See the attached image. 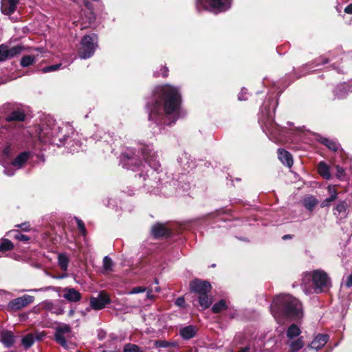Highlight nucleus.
<instances>
[{"instance_id":"55","label":"nucleus","mask_w":352,"mask_h":352,"mask_svg":"<svg viewBox=\"0 0 352 352\" xmlns=\"http://www.w3.org/2000/svg\"><path fill=\"white\" fill-rule=\"evenodd\" d=\"M153 292H159L160 291V287L156 286V287H155L154 288H153Z\"/></svg>"},{"instance_id":"16","label":"nucleus","mask_w":352,"mask_h":352,"mask_svg":"<svg viewBox=\"0 0 352 352\" xmlns=\"http://www.w3.org/2000/svg\"><path fill=\"white\" fill-rule=\"evenodd\" d=\"M144 158L146 162L153 168L157 170L160 167V164L157 160V155L155 152H153L150 148H146L143 151Z\"/></svg>"},{"instance_id":"41","label":"nucleus","mask_w":352,"mask_h":352,"mask_svg":"<svg viewBox=\"0 0 352 352\" xmlns=\"http://www.w3.org/2000/svg\"><path fill=\"white\" fill-rule=\"evenodd\" d=\"M34 62V57L32 56H25L21 58V65L23 67H28Z\"/></svg>"},{"instance_id":"50","label":"nucleus","mask_w":352,"mask_h":352,"mask_svg":"<svg viewBox=\"0 0 352 352\" xmlns=\"http://www.w3.org/2000/svg\"><path fill=\"white\" fill-rule=\"evenodd\" d=\"M146 297L148 299H153V295L152 294V292H153V287H150L148 288H146Z\"/></svg>"},{"instance_id":"9","label":"nucleus","mask_w":352,"mask_h":352,"mask_svg":"<svg viewBox=\"0 0 352 352\" xmlns=\"http://www.w3.org/2000/svg\"><path fill=\"white\" fill-rule=\"evenodd\" d=\"M339 296L342 300H352V273L343 276L340 283Z\"/></svg>"},{"instance_id":"48","label":"nucleus","mask_w":352,"mask_h":352,"mask_svg":"<svg viewBox=\"0 0 352 352\" xmlns=\"http://www.w3.org/2000/svg\"><path fill=\"white\" fill-rule=\"evenodd\" d=\"M175 304L178 307H183L185 304L184 297L180 296V297L177 298L175 300Z\"/></svg>"},{"instance_id":"27","label":"nucleus","mask_w":352,"mask_h":352,"mask_svg":"<svg viewBox=\"0 0 352 352\" xmlns=\"http://www.w3.org/2000/svg\"><path fill=\"white\" fill-rule=\"evenodd\" d=\"M318 173L324 179H329L331 177L329 166L324 162H320L318 165Z\"/></svg>"},{"instance_id":"32","label":"nucleus","mask_w":352,"mask_h":352,"mask_svg":"<svg viewBox=\"0 0 352 352\" xmlns=\"http://www.w3.org/2000/svg\"><path fill=\"white\" fill-rule=\"evenodd\" d=\"M289 350L292 352H297L302 348L304 342L302 338H299L296 340L292 341L289 344Z\"/></svg>"},{"instance_id":"23","label":"nucleus","mask_w":352,"mask_h":352,"mask_svg":"<svg viewBox=\"0 0 352 352\" xmlns=\"http://www.w3.org/2000/svg\"><path fill=\"white\" fill-rule=\"evenodd\" d=\"M278 159L283 164L287 165L288 167H291L293 164V160L291 154L284 150L279 148L278 150Z\"/></svg>"},{"instance_id":"10","label":"nucleus","mask_w":352,"mask_h":352,"mask_svg":"<svg viewBox=\"0 0 352 352\" xmlns=\"http://www.w3.org/2000/svg\"><path fill=\"white\" fill-rule=\"evenodd\" d=\"M121 164L124 168L133 171L140 170V167L142 166V162L132 151L122 154Z\"/></svg>"},{"instance_id":"52","label":"nucleus","mask_w":352,"mask_h":352,"mask_svg":"<svg viewBox=\"0 0 352 352\" xmlns=\"http://www.w3.org/2000/svg\"><path fill=\"white\" fill-rule=\"evenodd\" d=\"M344 12L347 14H352V3L345 8Z\"/></svg>"},{"instance_id":"37","label":"nucleus","mask_w":352,"mask_h":352,"mask_svg":"<svg viewBox=\"0 0 352 352\" xmlns=\"http://www.w3.org/2000/svg\"><path fill=\"white\" fill-rule=\"evenodd\" d=\"M199 305L204 309L209 307L211 304L210 300L209 299L207 294L199 295Z\"/></svg>"},{"instance_id":"57","label":"nucleus","mask_w":352,"mask_h":352,"mask_svg":"<svg viewBox=\"0 0 352 352\" xmlns=\"http://www.w3.org/2000/svg\"><path fill=\"white\" fill-rule=\"evenodd\" d=\"M70 150L72 152H76V151H78V148H70Z\"/></svg>"},{"instance_id":"1","label":"nucleus","mask_w":352,"mask_h":352,"mask_svg":"<svg viewBox=\"0 0 352 352\" xmlns=\"http://www.w3.org/2000/svg\"><path fill=\"white\" fill-rule=\"evenodd\" d=\"M181 95L178 88L170 85L157 87L148 104V119L157 125H170L179 118Z\"/></svg>"},{"instance_id":"14","label":"nucleus","mask_w":352,"mask_h":352,"mask_svg":"<svg viewBox=\"0 0 352 352\" xmlns=\"http://www.w3.org/2000/svg\"><path fill=\"white\" fill-rule=\"evenodd\" d=\"M110 302L109 296L104 291L100 292L97 297L90 298V306L94 310H100Z\"/></svg>"},{"instance_id":"20","label":"nucleus","mask_w":352,"mask_h":352,"mask_svg":"<svg viewBox=\"0 0 352 352\" xmlns=\"http://www.w3.org/2000/svg\"><path fill=\"white\" fill-rule=\"evenodd\" d=\"M63 297L69 302H78L81 299V294L74 288L66 287L63 289Z\"/></svg>"},{"instance_id":"29","label":"nucleus","mask_w":352,"mask_h":352,"mask_svg":"<svg viewBox=\"0 0 352 352\" xmlns=\"http://www.w3.org/2000/svg\"><path fill=\"white\" fill-rule=\"evenodd\" d=\"M25 115L23 111L17 110L11 112L6 118L7 121H23Z\"/></svg>"},{"instance_id":"56","label":"nucleus","mask_w":352,"mask_h":352,"mask_svg":"<svg viewBox=\"0 0 352 352\" xmlns=\"http://www.w3.org/2000/svg\"><path fill=\"white\" fill-rule=\"evenodd\" d=\"M249 350V348L248 347H244L243 349H242L239 352H248Z\"/></svg>"},{"instance_id":"6","label":"nucleus","mask_w":352,"mask_h":352,"mask_svg":"<svg viewBox=\"0 0 352 352\" xmlns=\"http://www.w3.org/2000/svg\"><path fill=\"white\" fill-rule=\"evenodd\" d=\"M232 0H197L196 7L197 10L212 9L219 12L226 11L231 6Z\"/></svg>"},{"instance_id":"40","label":"nucleus","mask_w":352,"mask_h":352,"mask_svg":"<svg viewBox=\"0 0 352 352\" xmlns=\"http://www.w3.org/2000/svg\"><path fill=\"white\" fill-rule=\"evenodd\" d=\"M113 267V262L110 257L108 256H104L103 258V268L106 272L111 271Z\"/></svg>"},{"instance_id":"22","label":"nucleus","mask_w":352,"mask_h":352,"mask_svg":"<svg viewBox=\"0 0 352 352\" xmlns=\"http://www.w3.org/2000/svg\"><path fill=\"white\" fill-rule=\"evenodd\" d=\"M0 342L6 346H11L14 342V336L11 331H6L0 333Z\"/></svg>"},{"instance_id":"35","label":"nucleus","mask_w":352,"mask_h":352,"mask_svg":"<svg viewBox=\"0 0 352 352\" xmlns=\"http://www.w3.org/2000/svg\"><path fill=\"white\" fill-rule=\"evenodd\" d=\"M34 335L32 333H29L25 336L21 340L23 346L28 349L30 347L34 342Z\"/></svg>"},{"instance_id":"11","label":"nucleus","mask_w":352,"mask_h":352,"mask_svg":"<svg viewBox=\"0 0 352 352\" xmlns=\"http://www.w3.org/2000/svg\"><path fill=\"white\" fill-rule=\"evenodd\" d=\"M175 225L166 223H156L152 227L151 233L155 239L168 237L174 234Z\"/></svg>"},{"instance_id":"34","label":"nucleus","mask_w":352,"mask_h":352,"mask_svg":"<svg viewBox=\"0 0 352 352\" xmlns=\"http://www.w3.org/2000/svg\"><path fill=\"white\" fill-rule=\"evenodd\" d=\"M321 142L333 151H338L340 147L338 142L325 138L321 139Z\"/></svg>"},{"instance_id":"26","label":"nucleus","mask_w":352,"mask_h":352,"mask_svg":"<svg viewBox=\"0 0 352 352\" xmlns=\"http://www.w3.org/2000/svg\"><path fill=\"white\" fill-rule=\"evenodd\" d=\"M347 208V203L345 201H341L338 202V204L333 209V213L337 217H345L346 215Z\"/></svg>"},{"instance_id":"46","label":"nucleus","mask_w":352,"mask_h":352,"mask_svg":"<svg viewBox=\"0 0 352 352\" xmlns=\"http://www.w3.org/2000/svg\"><path fill=\"white\" fill-rule=\"evenodd\" d=\"M146 291V287L139 286V287H135L133 288L131 291L128 292V294H135L144 292Z\"/></svg>"},{"instance_id":"47","label":"nucleus","mask_w":352,"mask_h":352,"mask_svg":"<svg viewBox=\"0 0 352 352\" xmlns=\"http://www.w3.org/2000/svg\"><path fill=\"white\" fill-rule=\"evenodd\" d=\"M248 94L247 90L245 88H243L241 91V92L239 94L238 98L239 100H247L248 97L246 95Z\"/></svg>"},{"instance_id":"53","label":"nucleus","mask_w":352,"mask_h":352,"mask_svg":"<svg viewBox=\"0 0 352 352\" xmlns=\"http://www.w3.org/2000/svg\"><path fill=\"white\" fill-rule=\"evenodd\" d=\"M162 76L164 77H166L168 76V68L166 67H164L163 68H162Z\"/></svg>"},{"instance_id":"59","label":"nucleus","mask_w":352,"mask_h":352,"mask_svg":"<svg viewBox=\"0 0 352 352\" xmlns=\"http://www.w3.org/2000/svg\"><path fill=\"white\" fill-rule=\"evenodd\" d=\"M155 283L156 285H158V284H159V281H158V280H157V278H155Z\"/></svg>"},{"instance_id":"31","label":"nucleus","mask_w":352,"mask_h":352,"mask_svg":"<svg viewBox=\"0 0 352 352\" xmlns=\"http://www.w3.org/2000/svg\"><path fill=\"white\" fill-rule=\"evenodd\" d=\"M301 333L300 328L296 324H292L289 327L287 331V336L293 339L294 338L298 337Z\"/></svg>"},{"instance_id":"4","label":"nucleus","mask_w":352,"mask_h":352,"mask_svg":"<svg viewBox=\"0 0 352 352\" xmlns=\"http://www.w3.org/2000/svg\"><path fill=\"white\" fill-rule=\"evenodd\" d=\"M63 128L60 126L54 124L52 128L48 127V126L42 124L38 132V138L40 141L45 143H55L54 138H57L62 142L66 140L65 135H62Z\"/></svg>"},{"instance_id":"18","label":"nucleus","mask_w":352,"mask_h":352,"mask_svg":"<svg viewBox=\"0 0 352 352\" xmlns=\"http://www.w3.org/2000/svg\"><path fill=\"white\" fill-rule=\"evenodd\" d=\"M197 332L198 328L194 325L182 327L179 331V336L186 340L195 338Z\"/></svg>"},{"instance_id":"15","label":"nucleus","mask_w":352,"mask_h":352,"mask_svg":"<svg viewBox=\"0 0 352 352\" xmlns=\"http://www.w3.org/2000/svg\"><path fill=\"white\" fill-rule=\"evenodd\" d=\"M191 291L199 295L208 294L211 289L210 284L206 280H195L190 284Z\"/></svg>"},{"instance_id":"44","label":"nucleus","mask_w":352,"mask_h":352,"mask_svg":"<svg viewBox=\"0 0 352 352\" xmlns=\"http://www.w3.org/2000/svg\"><path fill=\"white\" fill-rule=\"evenodd\" d=\"M61 66V64H56L51 66H47L42 69L43 73L52 72L58 70Z\"/></svg>"},{"instance_id":"12","label":"nucleus","mask_w":352,"mask_h":352,"mask_svg":"<svg viewBox=\"0 0 352 352\" xmlns=\"http://www.w3.org/2000/svg\"><path fill=\"white\" fill-rule=\"evenodd\" d=\"M23 49L24 47L21 45L10 46L7 44H1L0 45V62L20 54Z\"/></svg>"},{"instance_id":"39","label":"nucleus","mask_w":352,"mask_h":352,"mask_svg":"<svg viewBox=\"0 0 352 352\" xmlns=\"http://www.w3.org/2000/svg\"><path fill=\"white\" fill-rule=\"evenodd\" d=\"M74 219L76 222L79 233L82 234L83 236H85L87 234V230L85 228V223L81 219L77 217H75Z\"/></svg>"},{"instance_id":"33","label":"nucleus","mask_w":352,"mask_h":352,"mask_svg":"<svg viewBox=\"0 0 352 352\" xmlns=\"http://www.w3.org/2000/svg\"><path fill=\"white\" fill-rule=\"evenodd\" d=\"M58 265L63 271H67L69 258L65 254L61 253L58 256Z\"/></svg>"},{"instance_id":"7","label":"nucleus","mask_w":352,"mask_h":352,"mask_svg":"<svg viewBox=\"0 0 352 352\" xmlns=\"http://www.w3.org/2000/svg\"><path fill=\"white\" fill-rule=\"evenodd\" d=\"M17 227L21 228L24 233L18 230H10L7 234L10 239H3L2 242H11V240L28 241L32 239V234L31 233L30 226L28 223H23L18 225Z\"/></svg>"},{"instance_id":"61","label":"nucleus","mask_w":352,"mask_h":352,"mask_svg":"<svg viewBox=\"0 0 352 352\" xmlns=\"http://www.w3.org/2000/svg\"><path fill=\"white\" fill-rule=\"evenodd\" d=\"M85 6H86L87 8H89V4H88V3H85Z\"/></svg>"},{"instance_id":"21","label":"nucleus","mask_w":352,"mask_h":352,"mask_svg":"<svg viewBox=\"0 0 352 352\" xmlns=\"http://www.w3.org/2000/svg\"><path fill=\"white\" fill-rule=\"evenodd\" d=\"M31 155L30 152L24 151L18 155L12 162V166L19 169L22 168Z\"/></svg>"},{"instance_id":"58","label":"nucleus","mask_w":352,"mask_h":352,"mask_svg":"<svg viewBox=\"0 0 352 352\" xmlns=\"http://www.w3.org/2000/svg\"><path fill=\"white\" fill-rule=\"evenodd\" d=\"M328 62L327 59L322 58V63H327Z\"/></svg>"},{"instance_id":"13","label":"nucleus","mask_w":352,"mask_h":352,"mask_svg":"<svg viewBox=\"0 0 352 352\" xmlns=\"http://www.w3.org/2000/svg\"><path fill=\"white\" fill-rule=\"evenodd\" d=\"M34 297L30 295H23L16 298L9 302L8 309L9 311H18L33 302Z\"/></svg>"},{"instance_id":"28","label":"nucleus","mask_w":352,"mask_h":352,"mask_svg":"<svg viewBox=\"0 0 352 352\" xmlns=\"http://www.w3.org/2000/svg\"><path fill=\"white\" fill-rule=\"evenodd\" d=\"M318 201L316 198H315L313 196H307L305 197L302 200V204L305 206V208L309 210L312 211L313 209L316 207V206L318 204Z\"/></svg>"},{"instance_id":"36","label":"nucleus","mask_w":352,"mask_h":352,"mask_svg":"<svg viewBox=\"0 0 352 352\" xmlns=\"http://www.w3.org/2000/svg\"><path fill=\"white\" fill-rule=\"evenodd\" d=\"M226 301L224 300H220L212 306V310L214 313H220L226 309Z\"/></svg>"},{"instance_id":"54","label":"nucleus","mask_w":352,"mask_h":352,"mask_svg":"<svg viewBox=\"0 0 352 352\" xmlns=\"http://www.w3.org/2000/svg\"><path fill=\"white\" fill-rule=\"evenodd\" d=\"M282 239L283 240H289V239H293V236L291 235V234H285L284 235Z\"/></svg>"},{"instance_id":"5","label":"nucleus","mask_w":352,"mask_h":352,"mask_svg":"<svg viewBox=\"0 0 352 352\" xmlns=\"http://www.w3.org/2000/svg\"><path fill=\"white\" fill-rule=\"evenodd\" d=\"M98 36L95 34L85 36L80 43L79 56L82 59L90 58L97 47Z\"/></svg>"},{"instance_id":"3","label":"nucleus","mask_w":352,"mask_h":352,"mask_svg":"<svg viewBox=\"0 0 352 352\" xmlns=\"http://www.w3.org/2000/svg\"><path fill=\"white\" fill-rule=\"evenodd\" d=\"M311 280V288L308 289L304 288L305 294L322 293L327 292L331 287V280L327 274L322 270H316L313 272H305L303 274L302 283L305 285L307 282Z\"/></svg>"},{"instance_id":"25","label":"nucleus","mask_w":352,"mask_h":352,"mask_svg":"<svg viewBox=\"0 0 352 352\" xmlns=\"http://www.w3.org/2000/svg\"><path fill=\"white\" fill-rule=\"evenodd\" d=\"M327 190L330 196L325 199L322 203V207L329 206V203L335 201L337 199L338 192L334 185H329L327 187Z\"/></svg>"},{"instance_id":"24","label":"nucleus","mask_w":352,"mask_h":352,"mask_svg":"<svg viewBox=\"0 0 352 352\" xmlns=\"http://www.w3.org/2000/svg\"><path fill=\"white\" fill-rule=\"evenodd\" d=\"M350 91L351 87L346 83L339 85L334 91L335 96L339 99L344 98Z\"/></svg>"},{"instance_id":"30","label":"nucleus","mask_w":352,"mask_h":352,"mask_svg":"<svg viewBox=\"0 0 352 352\" xmlns=\"http://www.w3.org/2000/svg\"><path fill=\"white\" fill-rule=\"evenodd\" d=\"M154 346L156 348H174L177 346V343L175 341L156 340L154 342Z\"/></svg>"},{"instance_id":"19","label":"nucleus","mask_w":352,"mask_h":352,"mask_svg":"<svg viewBox=\"0 0 352 352\" xmlns=\"http://www.w3.org/2000/svg\"><path fill=\"white\" fill-rule=\"evenodd\" d=\"M19 0H1V10L3 14L9 15L12 14L16 8Z\"/></svg>"},{"instance_id":"49","label":"nucleus","mask_w":352,"mask_h":352,"mask_svg":"<svg viewBox=\"0 0 352 352\" xmlns=\"http://www.w3.org/2000/svg\"><path fill=\"white\" fill-rule=\"evenodd\" d=\"M4 173L8 176H12L14 174V170L11 167L5 168Z\"/></svg>"},{"instance_id":"45","label":"nucleus","mask_w":352,"mask_h":352,"mask_svg":"<svg viewBox=\"0 0 352 352\" xmlns=\"http://www.w3.org/2000/svg\"><path fill=\"white\" fill-rule=\"evenodd\" d=\"M273 129H268L267 126H266V130H267V132L265 131V129H264V131H265V133L267 134H268V135L270 137V138L272 140H274L275 141L278 140V138L275 136V128L276 126H272Z\"/></svg>"},{"instance_id":"51","label":"nucleus","mask_w":352,"mask_h":352,"mask_svg":"<svg viewBox=\"0 0 352 352\" xmlns=\"http://www.w3.org/2000/svg\"><path fill=\"white\" fill-rule=\"evenodd\" d=\"M45 335L43 333H36L34 336L35 340H41Z\"/></svg>"},{"instance_id":"38","label":"nucleus","mask_w":352,"mask_h":352,"mask_svg":"<svg viewBox=\"0 0 352 352\" xmlns=\"http://www.w3.org/2000/svg\"><path fill=\"white\" fill-rule=\"evenodd\" d=\"M13 248V243H0V257L7 255L6 253Z\"/></svg>"},{"instance_id":"8","label":"nucleus","mask_w":352,"mask_h":352,"mask_svg":"<svg viewBox=\"0 0 352 352\" xmlns=\"http://www.w3.org/2000/svg\"><path fill=\"white\" fill-rule=\"evenodd\" d=\"M72 329L67 324H58L54 329V340L65 349L68 348L67 339L70 338Z\"/></svg>"},{"instance_id":"2","label":"nucleus","mask_w":352,"mask_h":352,"mask_svg":"<svg viewBox=\"0 0 352 352\" xmlns=\"http://www.w3.org/2000/svg\"><path fill=\"white\" fill-rule=\"evenodd\" d=\"M270 311L279 324L284 322L286 318L298 320L304 316L301 302L289 294H280L275 297L270 305Z\"/></svg>"},{"instance_id":"42","label":"nucleus","mask_w":352,"mask_h":352,"mask_svg":"<svg viewBox=\"0 0 352 352\" xmlns=\"http://www.w3.org/2000/svg\"><path fill=\"white\" fill-rule=\"evenodd\" d=\"M124 352H142L137 345L127 344L124 347Z\"/></svg>"},{"instance_id":"43","label":"nucleus","mask_w":352,"mask_h":352,"mask_svg":"<svg viewBox=\"0 0 352 352\" xmlns=\"http://www.w3.org/2000/svg\"><path fill=\"white\" fill-rule=\"evenodd\" d=\"M336 177L339 179V180H344V177H345V170L340 166L339 165H336Z\"/></svg>"},{"instance_id":"60","label":"nucleus","mask_w":352,"mask_h":352,"mask_svg":"<svg viewBox=\"0 0 352 352\" xmlns=\"http://www.w3.org/2000/svg\"><path fill=\"white\" fill-rule=\"evenodd\" d=\"M40 290H42V289H32V290H31V292H37V291H40Z\"/></svg>"},{"instance_id":"17","label":"nucleus","mask_w":352,"mask_h":352,"mask_svg":"<svg viewBox=\"0 0 352 352\" xmlns=\"http://www.w3.org/2000/svg\"><path fill=\"white\" fill-rule=\"evenodd\" d=\"M329 337L327 334L319 333L314 337L309 346L312 349L318 351L326 344L329 340Z\"/></svg>"}]
</instances>
